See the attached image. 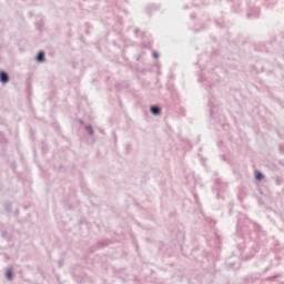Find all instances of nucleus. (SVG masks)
I'll return each instance as SVG.
<instances>
[{"label":"nucleus","instance_id":"1","mask_svg":"<svg viewBox=\"0 0 284 284\" xmlns=\"http://www.w3.org/2000/svg\"><path fill=\"white\" fill-rule=\"evenodd\" d=\"M236 235L240 256L246 261L252 258L258 252V247L268 241L267 232L258 223L243 215L237 220Z\"/></svg>","mask_w":284,"mask_h":284},{"label":"nucleus","instance_id":"2","mask_svg":"<svg viewBox=\"0 0 284 284\" xmlns=\"http://www.w3.org/2000/svg\"><path fill=\"white\" fill-rule=\"evenodd\" d=\"M230 191V183L223 178L213 179L212 192L215 194L217 201H225L227 192Z\"/></svg>","mask_w":284,"mask_h":284},{"label":"nucleus","instance_id":"3","mask_svg":"<svg viewBox=\"0 0 284 284\" xmlns=\"http://www.w3.org/2000/svg\"><path fill=\"white\" fill-rule=\"evenodd\" d=\"M209 67H210V63H207V65H205L202 69L200 73V79H199V82L202 83L206 88V90H210L207 88H212V85H214V83H212L211 78L205 77V71L209 70Z\"/></svg>","mask_w":284,"mask_h":284},{"label":"nucleus","instance_id":"4","mask_svg":"<svg viewBox=\"0 0 284 284\" xmlns=\"http://www.w3.org/2000/svg\"><path fill=\"white\" fill-rule=\"evenodd\" d=\"M215 103H216V98L210 97L207 108H209L211 119H215L216 113L219 112V108L216 106Z\"/></svg>","mask_w":284,"mask_h":284},{"label":"nucleus","instance_id":"5","mask_svg":"<svg viewBox=\"0 0 284 284\" xmlns=\"http://www.w3.org/2000/svg\"><path fill=\"white\" fill-rule=\"evenodd\" d=\"M276 41V37H273V40L271 43H265V42H260L258 44L255 45V50L257 52H270V45H272Z\"/></svg>","mask_w":284,"mask_h":284},{"label":"nucleus","instance_id":"6","mask_svg":"<svg viewBox=\"0 0 284 284\" xmlns=\"http://www.w3.org/2000/svg\"><path fill=\"white\" fill-rule=\"evenodd\" d=\"M109 245H110L109 240L100 241L95 245L90 247V252H97V250H103V247H108Z\"/></svg>","mask_w":284,"mask_h":284},{"label":"nucleus","instance_id":"7","mask_svg":"<svg viewBox=\"0 0 284 284\" xmlns=\"http://www.w3.org/2000/svg\"><path fill=\"white\" fill-rule=\"evenodd\" d=\"M261 17V9L258 7L250 8L247 19H258Z\"/></svg>","mask_w":284,"mask_h":284},{"label":"nucleus","instance_id":"8","mask_svg":"<svg viewBox=\"0 0 284 284\" xmlns=\"http://www.w3.org/2000/svg\"><path fill=\"white\" fill-rule=\"evenodd\" d=\"M150 112L153 116H159L163 112V109L159 104H153L150 106Z\"/></svg>","mask_w":284,"mask_h":284},{"label":"nucleus","instance_id":"9","mask_svg":"<svg viewBox=\"0 0 284 284\" xmlns=\"http://www.w3.org/2000/svg\"><path fill=\"white\" fill-rule=\"evenodd\" d=\"M0 83L3 85H6V83H10V75L4 70L0 71Z\"/></svg>","mask_w":284,"mask_h":284},{"label":"nucleus","instance_id":"10","mask_svg":"<svg viewBox=\"0 0 284 284\" xmlns=\"http://www.w3.org/2000/svg\"><path fill=\"white\" fill-rule=\"evenodd\" d=\"M36 61L38 63H43V61H45V51H39L37 54H36Z\"/></svg>","mask_w":284,"mask_h":284},{"label":"nucleus","instance_id":"11","mask_svg":"<svg viewBox=\"0 0 284 284\" xmlns=\"http://www.w3.org/2000/svg\"><path fill=\"white\" fill-rule=\"evenodd\" d=\"M6 278L7 281H12V278H14V271L12 268H7Z\"/></svg>","mask_w":284,"mask_h":284},{"label":"nucleus","instance_id":"12","mask_svg":"<svg viewBox=\"0 0 284 284\" xmlns=\"http://www.w3.org/2000/svg\"><path fill=\"white\" fill-rule=\"evenodd\" d=\"M254 176H255V181H263L265 179V174H263V172L258 170L254 172Z\"/></svg>","mask_w":284,"mask_h":284},{"label":"nucleus","instance_id":"13","mask_svg":"<svg viewBox=\"0 0 284 284\" xmlns=\"http://www.w3.org/2000/svg\"><path fill=\"white\" fill-rule=\"evenodd\" d=\"M85 130H87L89 136H94V129L92 128V124H87Z\"/></svg>","mask_w":284,"mask_h":284},{"label":"nucleus","instance_id":"14","mask_svg":"<svg viewBox=\"0 0 284 284\" xmlns=\"http://www.w3.org/2000/svg\"><path fill=\"white\" fill-rule=\"evenodd\" d=\"M156 10H159V6L152 4V6L146 8V13L151 14L152 12H154Z\"/></svg>","mask_w":284,"mask_h":284},{"label":"nucleus","instance_id":"15","mask_svg":"<svg viewBox=\"0 0 284 284\" xmlns=\"http://www.w3.org/2000/svg\"><path fill=\"white\" fill-rule=\"evenodd\" d=\"M275 4H276V2H270V0H265V2H264V6H266V8L268 10L274 8Z\"/></svg>","mask_w":284,"mask_h":284},{"label":"nucleus","instance_id":"16","mask_svg":"<svg viewBox=\"0 0 284 284\" xmlns=\"http://www.w3.org/2000/svg\"><path fill=\"white\" fill-rule=\"evenodd\" d=\"M4 210H6V212H12V203H10V202H6L4 203Z\"/></svg>","mask_w":284,"mask_h":284},{"label":"nucleus","instance_id":"17","mask_svg":"<svg viewBox=\"0 0 284 284\" xmlns=\"http://www.w3.org/2000/svg\"><path fill=\"white\" fill-rule=\"evenodd\" d=\"M73 278H74L75 283L83 284V276H81V275H74Z\"/></svg>","mask_w":284,"mask_h":284},{"label":"nucleus","instance_id":"18","mask_svg":"<svg viewBox=\"0 0 284 284\" xmlns=\"http://www.w3.org/2000/svg\"><path fill=\"white\" fill-rule=\"evenodd\" d=\"M205 221H206V223H209V225H216V220H214L212 217H206Z\"/></svg>","mask_w":284,"mask_h":284},{"label":"nucleus","instance_id":"19","mask_svg":"<svg viewBox=\"0 0 284 284\" xmlns=\"http://www.w3.org/2000/svg\"><path fill=\"white\" fill-rule=\"evenodd\" d=\"M1 236H2V239H7V241H10V237H8V232L2 231Z\"/></svg>","mask_w":284,"mask_h":284},{"label":"nucleus","instance_id":"20","mask_svg":"<svg viewBox=\"0 0 284 284\" xmlns=\"http://www.w3.org/2000/svg\"><path fill=\"white\" fill-rule=\"evenodd\" d=\"M152 57H153V59H159V52L153 51Z\"/></svg>","mask_w":284,"mask_h":284},{"label":"nucleus","instance_id":"21","mask_svg":"<svg viewBox=\"0 0 284 284\" xmlns=\"http://www.w3.org/2000/svg\"><path fill=\"white\" fill-rule=\"evenodd\" d=\"M121 1H123V3H128V0H116L115 6H119V3H121Z\"/></svg>","mask_w":284,"mask_h":284},{"label":"nucleus","instance_id":"22","mask_svg":"<svg viewBox=\"0 0 284 284\" xmlns=\"http://www.w3.org/2000/svg\"><path fill=\"white\" fill-rule=\"evenodd\" d=\"M280 152H281V154H284V144L280 145Z\"/></svg>","mask_w":284,"mask_h":284},{"label":"nucleus","instance_id":"23","mask_svg":"<svg viewBox=\"0 0 284 284\" xmlns=\"http://www.w3.org/2000/svg\"><path fill=\"white\" fill-rule=\"evenodd\" d=\"M42 150H43V152H48V145L47 144H42Z\"/></svg>","mask_w":284,"mask_h":284},{"label":"nucleus","instance_id":"24","mask_svg":"<svg viewBox=\"0 0 284 284\" xmlns=\"http://www.w3.org/2000/svg\"><path fill=\"white\" fill-rule=\"evenodd\" d=\"M193 196H194L195 202L199 203V195L196 193H194Z\"/></svg>","mask_w":284,"mask_h":284},{"label":"nucleus","instance_id":"25","mask_svg":"<svg viewBox=\"0 0 284 284\" xmlns=\"http://www.w3.org/2000/svg\"><path fill=\"white\" fill-rule=\"evenodd\" d=\"M12 170H17V163H11Z\"/></svg>","mask_w":284,"mask_h":284},{"label":"nucleus","instance_id":"26","mask_svg":"<svg viewBox=\"0 0 284 284\" xmlns=\"http://www.w3.org/2000/svg\"><path fill=\"white\" fill-rule=\"evenodd\" d=\"M134 32H135V37H139L140 30H139V29H135Z\"/></svg>","mask_w":284,"mask_h":284},{"label":"nucleus","instance_id":"27","mask_svg":"<svg viewBox=\"0 0 284 284\" xmlns=\"http://www.w3.org/2000/svg\"><path fill=\"white\" fill-rule=\"evenodd\" d=\"M79 123H80V125H83L85 122L83 121V119H80Z\"/></svg>","mask_w":284,"mask_h":284},{"label":"nucleus","instance_id":"28","mask_svg":"<svg viewBox=\"0 0 284 284\" xmlns=\"http://www.w3.org/2000/svg\"><path fill=\"white\" fill-rule=\"evenodd\" d=\"M191 19H196V13H192Z\"/></svg>","mask_w":284,"mask_h":284},{"label":"nucleus","instance_id":"29","mask_svg":"<svg viewBox=\"0 0 284 284\" xmlns=\"http://www.w3.org/2000/svg\"><path fill=\"white\" fill-rule=\"evenodd\" d=\"M59 267H63V262L59 261Z\"/></svg>","mask_w":284,"mask_h":284},{"label":"nucleus","instance_id":"30","mask_svg":"<svg viewBox=\"0 0 284 284\" xmlns=\"http://www.w3.org/2000/svg\"><path fill=\"white\" fill-rule=\"evenodd\" d=\"M217 26H220V28H223V27H224V24L221 23V22H217Z\"/></svg>","mask_w":284,"mask_h":284},{"label":"nucleus","instance_id":"31","mask_svg":"<svg viewBox=\"0 0 284 284\" xmlns=\"http://www.w3.org/2000/svg\"><path fill=\"white\" fill-rule=\"evenodd\" d=\"M194 6L199 7V6H201V3H196V2H194Z\"/></svg>","mask_w":284,"mask_h":284},{"label":"nucleus","instance_id":"32","mask_svg":"<svg viewBox=\"0 0 284 284\" xmlns=\"http://www.w3.org/2000/svg\"><path fill=\"white\" fill-rule=\"evenodd\" d=\"M194 31H195V32H201V30H200V29H194Z\"/></svg>","mask_w":284,"mask_h":284},{"label":"nucleus","instance_id":"33","mask_svg":"<svg viewBox=\"0 0 284 284\" xmlns=\"http://www.w3.org/2000/svg\"><path fill=\"white\" fill-rule=\"evenodd\" d=\"M229 267H234V264H232V263H231V264H229Z\"/></svg>","mask_w":284,"mask_h":284},{"label":"nucleus","instance_id":"34","mask_svg":"<svg viewBox=\"0 0 284 284\" xmlns=\"http://www.w3.org/2000/svg\"><path fill=\"white\" fill-rule=\"evenodd\" d=\"M190 7L189 6H186V7H184V10H187Z\"/></svg>","mask_w":284,"mask_h":284},{"label":"nucleus","instance_id":"35","mask_svg":"<svg viewBox=\"0 0 284 284\" xmlns=\"http://www.w3.org/2000/svg\"><path fill=\"white\" fill-rule=\"evenodd\" d=\"M197 65H201V60L197 61Z\"/></svg>","mask_w":284,"mask_h":284},{"label":"nucleus","instance_id":"36","mask_svg":"<svg viewBox=\"0 0 284 284\" xmlns=\"http://www.w3.org/2000/svg\"><path fill=\"white\" fill-rule=\"evenodd\" d=\"M123 12H125V14H128V11L123 10Z\"/></svg>","mask_w":284,"mask_h":284},{"label":"nucleus","instance_id":"37","mask_svg":"<svg viewBox=\"0 0 284 284\" xmlns=\"http://www.w3.org/2000/svg\"><path fill=\"white\" fill-rule=\"evenodd\" d=\"M282 37H283V39H284V34H283Z\"/></svg>","mask_w":284,"mask_h":284}]
</instances>
